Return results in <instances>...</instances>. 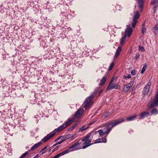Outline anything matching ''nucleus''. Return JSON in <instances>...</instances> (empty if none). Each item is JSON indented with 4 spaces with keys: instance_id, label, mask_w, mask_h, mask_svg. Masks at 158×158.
Segmentation results:
<instances>
[{
    "instance_id": "nucleus-1",
    "label": "nucleus",
    "mask_w": 158,
    "mask_h": 158,
    "mask_svg": "<svg viewBox=\"0 0 158 158\" xmlns=\"http://www.w3.org/2000/svg\"><path fill=\"white\" fill-rule=\"evenodd\" d=\"M124 120L123 118H121L113 122L106 124L104 128H102L98 131V132L100 135L102 136L105 134L108 135L114 127L122 122Z\"/></svg>"
},
{
    "instance_id": "nucleus-2",
    "label": "nucleus",
    "mask_w": 158,
    "mask_h": 158,
    "mask_svg": "<svg viewBox=\"0 0 158 158\" xmlns=\"http://www.w3.org/2000/svg\"><path fill=\"white\" fill-rule=\"evenodd\" d=\"M66 128V126L64 123H63L57 128L54 129L53 131L50 133L46 136H45L41 140V142H46L54 136L56 133L62 131Z\"/></svg>"
},
{
    "instance_id": "nucleus-3",
    "label": "nucleus",
    "mask_w": 158,
    "mask_h": 158,
    "mask_svg": "<svg viewBox=\"0 0 158 158\" xmlns=\"http://www.w3.org/2000/svg\"><path fill=\"white\" fill-rule=\"evenodd\" d=\"M91 135V134L89 133L86 136L82 139L81 142H84L82 144L83 145V146L82 148V149H85L93 144L92 143H90L92 140L89 138Z\"/></svg>"
},
{
    "instance_id": "nucleus-4",
    "label": "nucleus",
    "mask_w": 158,
    "mask_h": 158,
    "mask_svg": "<svg viewBox=\"0 0 158 158\" xmlns=\"http://www.w3.org/2000/svg\"><path fill=\"white\" fill-rule=\"evenodd\" d=\"M94 98V95L92 94L85 99L84 103V107L85 110L89 109L90 108L94 102L92 101Z\"/></svg>"
},
{
    "instance_id": "nucleus-5",
    "label": "nucleus",
    "mask_w": 158,
    "mask_h": 158,
    "mask_svg": "<svg viewBox=\"0 0 158 158\" xmlns=\"http://www.w3.org/2000/svg\"><path fill=\"white\" fill-rule=\"evenodd\" d=\"M81 143V142H79V141H78L74 143L71 146L69 147L67 149V151H68V153L82 148L80 146V144Z\"/></svg>"
},
{
    "instance_id": "nucleus-6",
    "label": "nucleus",
    "mask_w": 158,
    "mask_h": 158,
    "mask_svg": "<svg viewBox=\"0 0 158 158\" xmlns=\"http://www.w3.org/2000/svg\"><path fill=\"white\" fill-rule=\"evenodd\" d=\"M121 87L120 85L117 83H113L111 85H108L106 89V91H108L112 89H120Z\"/></svg>"
},
{
    "instance_id": "nucleus-7",
    "label": "nucleus",
    "mask_w": 158,
    "mask_h": 158,
    "mask_svg": "<svg viewBox=\"0 0 158 158\" xmlns=\"http://www.w3.org/2000/svg\"><path fill=\"white\" fill-rule=\"evenodd\" d=\"M132 29L130 25H127V28L125 30V33L124 35L128 37H130L132 34Z\"/></svg>"
},
{
    "instance_id": "nucleus-8",
    "label": "nucleus",
    "mask_w": 158,
    "mask_h": 158,
    "mask_svg": "<svg viewBox=\"0 0 158 158\" xmlns=\"http://www.w3.org/2000/svg\"><path fill=\"white\" fill-rule=\"evenodd\" d=\"M151 84V83L149 81L144 88L143 91V94L144 95H147L148 94Z\"/></svg>"
},
{
    "instance_id": "nucleus-9",
    "label": "nucleus",
    "mask_w": 158,
    "mask_h": 158,
    "mask_svg": "<svg viewBox=\"0 0 158 158\" xmlns=\"http://www.w3.org/2000/svg\"><path fill=\"white\" fill-rule=\"evenodd\" d=\"M150 5L154 6L153 10L155 13L156 10L157 8L158 7V0H151Z\"/></svg>"
},
{
    "instance_id": "nucleus-10",
    "label": "nucleus",
    "mask_w": 158,
    "mask_h": 158,
    "mask_svg": "<svg viewBox=\"0 0 158 158\" xmlns=\"http://www.w3.org/2000/svg\"><path fill=\"white\" fill-rule=\"evenodd\" d=\"M75 119L73 118H69L64 123L66 127L70 126L71 124L73 123L75 121Z\"/></svg>"
},
{
    "instance_id": "nucleus-11",
    "label": "nucleus",
    "mask_w": 158,
    "mask_h": 158,
    "mask_svg": "<svg viewBox=\"0 0 158 158\" xmlns=\"http://www.w3.org/2000/svg\"><path fill=\"white\" fill-rule=\"evenodd\" d=\"M84 110L83 109L80 108L76 112L75 116L76 118L80 117L83 113Z\"/></svg>"
},
{
    "instance_id": "nucleus-12",
    "label": "nucleus",
    "mask_w": 158,
    "mask_h": 158,
    "mask_svg": "<svg viewBox=\"0 0 158 158\" xmlns=\"http://www.w3.org/2000/svg\"><path fill=\"white\" fill-rule=\"evenodd\" d=\"M150 113L149 112L146 111H143L139 114V116L141 119L144 118L146 117H148Z\"/></svg>"
},
{
    "instance_id": "nucleus-13",
    "label": "nucleus",
    "mask_w": 158,
    "mask_h": 158,
    "mask_svg": "<svg viewBox=\"0 0 158 158\" xmlns=\"http://www.w3.org/2000/svg\"><path fill=\"white\" fill-rule=\"evenodd\" d=\"M106 137L102 138H99L97 139L94 143H106Z\"/></svg>"
},
{
    "instance_id": "nucleus-14",
    "label": "nucleus",
    "mask_w": 158,
    "mask_h": 158,
    "mask_svg": "<svg viewBox=\"0 0 158 158\" xmlns=\"http://www.w3.org/2000/svg\"><path fill=\"white\" fill-rule=\"evenodd\" d=\"M68 151H67V150H66L64 151L63 152L59 153V154H58L57 155H56L52 157V158H59L60 156H63L65 154L68 153Z\"/></svg>"
},
{
    "instance_id": "nucleus-15",
    "label": "nucleus",
    "mask_w": 158,
    "mask_h": 158,
    "mask_svg": "<svg viewBox=\"0 0 158 158\" xmlns=\"http://www.w3.org/2000/svg\"><path fill=\"white\" fill-rule=\"evenodd\" d=\"M107 79V76H105L101 79L100 82L99 83V86H102L103 85L106 83Z\"/></svg>"
},
{
    "instance_id": "nucleus-16",
    "label": "nucleus",
    "mask_w": 158,
    "mask_h": 158,
    "mask_svg": "<svg viewBox=\"0 0 158 158\" xmlns=\"http://www.w3.org/2000/svg\"><path fill=\"white\" fill-rule=\"evenodd\" d=\"M137 116V115L136 114H134L133 115H131L129 117H128L127 118L126 120L127 121H133L135 119Z\"/></svg>"
},
{
    "instance_id": "nucleus-17",
    "label": "nucleus",
    "mask_w": 158,
    "mask_h": 158,
    "mask_svg": "<svg viewBox=\"0 0 158 158\" xmlns=\"http://www.w3.org/2000/svg\"><path fill=\"white\" fill-rule=\"evenodd\" d=\"M122 49L121 46H120L117 49L116 51L115 55L114 56V58H116L118 57L119 55L122 50Z\"/></svg>"
},
{
    "instance_id": "nucleus-18",
    "label": "nucleus",
    "mask_w": 158,
    "mask_h": 158,
    "mask_svg": "<svg viewBox=\"0 0 158 158\" xmlns=\"http://www.w3.org/2000/svg\"><path fill=\"white\" fill-rule=\"evenodd\" d=\"M139 11H137L136 12H134L133 19L136 20H138L139 17Z\"/></svg>"
},
{
    "instance_id": "nucleus-19",
    "label": "nucleus",
    "mask_w": 158,
    "mask_h": 158,
    "mask_svg": "<svg viewBox=\"0 0 158 158\" xmlns=\"http://www.w3.org/2000/svg\"><path fill=\"white\" fill-rule=\"evenodd\" d=\"M138 4L139 7L142 10L143 8V1L142 0H138Z\"/></svg>"
},
{
    "instance_id": "nucleus-20",
    "label": "nucleus",
    "mask_w": 158,
    "mask_h": 158,
    "mask_svg": "<svg viewBox=\"0 0 158 158\" xmlns=\"http://www.w3.org/2000/svg\"><path fill=\"white\" fill-rule=\"evenodd\" d=\"M78 125V123H75L71 127L68 129V131H70L74 129Z\"/></svg>"
},
{
    "instance_id": "nucleus-21",
    "label": "nucleus",
    "mask_w": 158,
    "mask_h": 158,
    "mask_svg": "<svg viewBox=\"0 0 158 158\" xmlns=\"http://www.w3.org/2000/svg\"><path fill=\"white\" fill-rule=\"evenodd\" d=\"M153 33L156 35H158V27H157V24H156L153 29Z\"/></svg>"
},
{
    "instance_id": "nucleus-22",
    "label": "nucleus",
    "mask_w": 158,
    "mask_h": 158,
    "mask_svg": "<svg viewBox=\"0 0 158 158\" xmlns=\"http://www.w3.org/2000/svg\"><path fill=\"white\" fill-rule=\"evenodd\" d=\"M151 115H156L158 114V110L156 108H153L151 111Z\"/></svg>"
},
{
    "instance_id": "nucleus-23",
    "label": "nucleus",
    "mask_w": 158,
    "mask_h": 158,
    "mask_svg": "<svg viewBox=\"0 0 158 158\" xmlns=\"http://www.w3.org/2000/svg\"><path fill=\"white\" fill-rule=\"evenodd\" d=\"M130 88V86L128 85H125L123 86V91L127 92L129 90Z\"/></svg>"
},
{
    "instance_id": "nucleus-24",
    "label": "nucleus",
    "mask_w": 158,
    "mask_h": 158,
    "mask_svg": "<svg viewBox=\"0 0 158 158\" xmlns=\"http://www.w3.org/2000/svg\"><path fill=\"white\" fill-rule=\"evenodd\" d=\"M127 37V36H125V35H124L123 37V38H122L121 39L120 42V44L122 45H123L124 44V42L126 40V38Z\"/></svg>"
},
{
    "instance_id": "nucleus-25",
    "label": "nucleus",
    "mask_w": 158,
    "mask_h": 158,
    "mask_svg": "<svg viewBox=\"0 0 158 158\" xmlns=\"http://www.w3.org/2000/svg\"><path fill=\"white\" fill-rule=\"evenodd\" d=\"M88 127H89L88 126L85 127V126H83L80 129H79V131L80 132L84 131L85 130L87 129Z\"/></svg>"
},
{
    "instance_id": "nucleus-26",
    "label": "nucleus",
    "mask_w": 158,
    "mask_h": 158,
    "mask_svg": "<svg viewBox=\"0 0 158 158\" xmlns=\"http://www.w3.org/2000/svg\"><path fill=\"white\" fill-rule=\"evenodd\" d=\"M141 32L143 34H144L146 32V29L144 27V24H143L141 28Z\"/></svg>"
},
{
    "instance_id": "nucleus-27",
    "label": "nucleus",
    "mask_w": 158,
    "mask_h": 158,
    "mask_svg": "<svg viewBox=\"0 0 158 158\" xmlns=\"http://www.w3.org/2000/svg\"><path fill=\"white\" fill-rule=\"evenodd\" d=\"M48 147V145L44 147V148L42 149L41 151H40V152H41V154H44L47 152V149Z\"/></svg>"
},
{
    "instance_id": "nucleus-28",
    "label": "nucleus",
    "mask_w": 158,
    "mask_h": 158,
    "mask_svg": "<svg viewBox=\"0 0 158 158\" xmlns=\"http://www.w3.org/2000/svg\"><path fill=\"white\" fill-rule=\"evenodd\" d=\"M137 22L138 21L137 20L133 19L131 23L132 27L134 28L135 27L136 25Z\"/></svg>"
},
{
    "instance_id": "nucleus-29",
    "label": "nucleus",
    "mask_w": 158,
    "mask_h": 158,
    "mask_svg": "<svg viewBox=\"0 0 158 158\" xmlns=\"http://www.w3.org/2000/svg\"><path fill=\"white\" fill-rule=\"evenodd\" d=\"M40 146V142H38L36 144L34 145L31 148V150H32Z\"/></svg>"
},
{
    "instance_id": "nucleus-30",
    "label": "nucleus",
    "mask_w": 158,
    "mask_h": 158,
    "mask_svg": "<svg viewBox=\"0 0 158 158\" xmlns=\"http://www.w3.org/2000/svg\"><path fill=\"white\" fill-rule=\"evenodd\" d=\"M114 63L113 62H112L110 64V66L108 68V69L109 71L111 70L112 68L114 67Z\"/></svg>"
},
{
    "instance_id": "nucleus-31",
    "label": "nucleus",
    "mask_w": 158,
    "mask_h": 158,
    "mask_svg": "<svg viewBox=\"0 0 158 158\" xmlns=\"http://www.w3.org/2000/svg\"><path fill=\"white\" fill-rule=\"evenodd\" d=\"M134 84V81L133 80H132L130 82L128 83V85L130 86L131 87Z\"/></svg>"
},
{
    "instance_id": "nucleus-32",
    "label": "nucleus",
    "mask_w": 158,
    "mask_h": 158,
    "mask_svg": "<svg viewBox=\"0 0 158 158\" xmlns=\"http://www.w3.org/2000/svg\"><path fill=\"white\" fill-rule=\"evenodd\" d=\"M139 50L140 51H141L142 52H143L145 51L144 48L143 47L139 46Z\"/></svg>"
},
{
    "instance_id": "nucleus-33",
    "label": "nucleus",
    "mask_w": 158,
    "mask_h": 158,
    "mask_svg": "<svg viewBox=\"0 0 158 158\" xmlns=\"http://www.w3.org/2000/svg\"><path fill=\"white\" fill-rule=\"evenodd\" d=\"M28 154V152H26L25 153H23L20 156V158H23L25 157Z\"/></svg>"
},
{
    "instance_id": "nucleus-34",
    "label": "nucleus",
    "mask_w": 158,
    "mask_h": 158,
    "mask_svg": "<svg viewBox=\"0 0 158 158\" xmlns=\"http://www.w3.org/2000/svg\"><path fill=\"white\" fill-rule=\"evenodd\" d=\"M99 89V88H97L96 89H95V90L93 94H93L94 96L97 93Z\"/></svg>"
},
{
    "instance_id": "nucleus-35",
    "label": "nucleus",
    "mask_w": 158,
    "mask_h": 158,
    "mask_svg": "<svg viewBox=\"0 0 158 158\" xmlns=\"http://www.w3.org/2000/svg\"><path fill=\"white\" fill-rule=\"evenodd\" d=\"M146 66H144L143 67V69L141 72V73H143L144 72V71L146 70Z\"/></svg>"
},
{
    "instance_id": "nucleus-36",
    "label": "nucleus",
    "mask_w": 158,
    "mask_h": 158,
    "mask_svg": "<svg viewBox=\"0 0 158 158\" xmlns=\"http://www.w3.org/2000/svg\"><path fill=\"white\" fill-rule=\"evenodd\" d=\"M60 147V146L59 145H58L57 146L56 148H55L54 149L52 150V153H53L56 151V150H57Z\"/></svg>"
},
{
    "instance_id": "nucleus-37",
    "label": "nucleus",
    "mask_w": 158,
    "mask_h": 158,
    "mask_svg": "<svg viewBox=\"0 0 158 158\" xmlns=\"http://www.w3.org/2000/svg\"><path fill=\"white\" fill-rule=\"evenodd\" d=\"M110 112H107L104 114V116L106 117H108L110 115Z\"/></svg>"
},
{
    "instance_id": "nucleus-38",
    "label": "nucleus",
    "mask_w": 158,
    "mask_h": 158,
    "mask_svg": "<svg viewBox=\"0 0 158 158\" xmlns=\"http://www.w3.org/2000/svg\"><path fill=\"white\" fill-rule=\"evenodd\" d=\"M140 55L138 53H136L135 54V60H137L139 57Z\"/></svg>"
},
{
    "instance_id": "nucleus-39",
    "label": "nucleus",
    "mask_w": 158,
    "mask_h": 158,
    "mask_svg": "<svg viewBox=\"0 0 158 158\" xmlns=\"http://www.w3.org/2000/svg\"><path fill=\"white\" fill-rule=\"evenodd\" d=\"M65 137L64 139H63V138L62 139H61L62 140V141H61L58 142L57 143V144H60L63 141H64L65 140Z\"/></svg>"
},
{
    "instance_id": "nucleus-40",
    "label": "nucleus",
    "mask_w": 158,
    "mask_h": 158,
    "mask_svg": "<svg viewBox=\"0 0 158 158\" xmlns=\"http://www.w3.org/2000/svg\"><path fill=\"white\" fill-rule=\"evenodd\" d=\"M124 78L125 79H127V78L130 79L131 77V76L130 75L128 74L127 75V76H124Z\"/></svg>"
},
{
    "instance_id": "nucleus-41",
    "label": "nucleus",
    "mask_w": 158,
    "mask_h": 158,
    "mask_svg": "<svg viewBox=\"0 0 158 158\" xmlns=\"http://www.w3.org/2000/svg\"><path fill=\"white\" fill-rule=\"evenodd\" d=\"M114 78H112L110 81L108 85H111V84H113V82L114 81Z\"/></svg>"
},
{
    "instance_id": "nucleus-42",
    "label": "nucleus",
    "mask_w": 158,
    "mask_h": 158,
    "mask_svg": "<svg viewBox=\"0 0 158 158\" xmlns=\"http://www.w3.org/2000/svg\"><path fill=\"white\" fill-rule=\"evenodd\" d=\"M131 74L133 75H135V70H133L131 72Z\"/></svg>"
},
{
    "instance_id": "nucleus-43",
    "label": "nucleus",
    "mask_w": 158,
    "mask_h": 158,
    "mask_svg": "<svg viewBox=\"0 0 158 158\" xmlns=\"http://www.w3.org/2000/svg\"><path fill=\"white\" fill-rule=\"evenodd\" d=\"M51 147H49L48 146V147L47 148V151H48V153H49L51 150Z\"/></svg>"
},
{
    "instance_id": "nucleus-44",
    "label": "nucleus",
    "mask_w": 158,
    "mask_h": 158,
    "mask_svg": "<svg viewBox=\"0 0 158 158\" xmlns=\"http://www.w3.org/2000/svg\"><path fill=\"white\" fill-rule=\"evenodd\" d=\"M61 138H62V139H63V137H59L58 138H57L56 139L55 141V142H56V141H57L59 140Z\"/></svg>"
},
{
    "instance_id": "nucleus-45",
    "label": "nucleus",
    "mask_w": 158,
    "mask_h": 158,
    "mask_svg": "<svg viewBox=\"0 0 158 158\" xmlns=\"http://www.w3.org/2000/svg\"><path fill=\"white\" fill-rule=\"evenodd\" d=\"M39 156V154H37L34 157V158H38Z\"/></svg>"
},
{
    "instance_id": "nucleus-46",
    "label": "nucleus",
    "mask_w": 158,
    "mask_h": 158,
    "mask_svg": "<svg viewBox=\"0 0 158 158\" xmlns=\"http://www.w3.org/2000/svg\"><path fill=\"white\" fill-rule=\"evenodd\" d=\"M94 122V121H93V122H92L89 123H88V125H91Z\"/></svg>"
},
{
    "instance_id": "nucleus-47",
    "label": "nucleus",
    "mask_w": 158,
    "mask_h": 158,
    "mask_svg": "<svg viewBox=\"0 0 158 158\" xmlns=\"http://www.w3.org/2000/svg\"><path fill=\"white\" fill-rule=\"evenodd\" d=\"M103 91V90H101L99 92V95L101 94V93L102 92V91Z\"/></svg>"
},
{
    "instance_id": "nucleus-48",
    "label": "nucleus",
    "mask_w": 158,
    "mask_h": 158,
    "mask_svg": "<svg viewBox=\"0 0 158 158\" xmlns=\"http://www.w3.org/2000/svg\"><path fill=\"white\" fill-rule=\"evenodd\" d=\"M57 145V143H56L55 144H54L51 147H54V146H55L56 145Z\"/></svg>"
},
{
    "instance_id": "nucleus-49",
    "label": "nucleus",
    "mask_w": 158,
    "mask_h": 158,
    "mask_svg": "<svg viewBox=\"0 0 158 158\" xmlns=\"http://www.w3.org/2000/svg\"><path fill=\"white\" fill-rule=\"evenodd\" d=\"M70 136V135H66V138H67H67H69V136Z\"/></svg>"
},
{
    "instance_id": "nucleus-50",
    "label": "nucleus",
    "mask_w": 158,
    "mask_h": 158,
    "mask_svg": "<svg viewBox=\"0 0 158 158\" xmlns=\"http://www.w3.org/2000/svg\"><path fill=\"white\" fill-rule=\"evenodd\" d=\"M38 117H39V115H35V118H37Z\"/></svg>"
},
{
    "instance_id": "nucleus-51",
    "label": "nucleus",
    "mask_w": 158,
    "mask_h": 158,
    "mask_svg": "<svg viewBox=\"0 0 158 158\" xmlns=\"http://www.w3.org/2000/svg\"><path fill=\"white\" fill-rule=\"evenodd\" d=\"M9 155H12V152H10L8 154Z\"/></svg>"
},
{
    "instance_id": "nucleus-52",
    "label": "nucleus",
    "mask_w": 158,
    "mask_h": 158,
    "mask_svg": "<svg viewBox=\"0 0 158 158\" xmlns=\"http://www.w3.org/2000/svg\"><path fill=\"white\" fill-rule=\"evenodd\" d=\"M134 93H135V92L133 91L131 92L132 94H134Z\"/></svg>"
},
{
    "instance_id": "nucleus-53",
    "label": "nucleus",
    "mask_w": 158,
    "mask_h": 158,
    "mask_svg": "<svg viewBox=\"0 0 158 158\" xmlns=\"http://www.w3.org/2000/svg\"><path fill=\"white\" fill-rule=\"evenodd\" d=\"M38 121H39V119H37V123L38 122Z\"/></svg>"
},
{
    "instance_id": "nucleus-54",
    "label": "nucleus",
    "mask_w": 158,
    "mask_h": 158,
    "mask_svg": "<svg viewBox=\"0 0 158 158\" xmlns=\"http://www.w3.org/2000/svg\"><path fill=\"white\" fill-rule=\"evenodd\" d=\"M33 158H34V157H33Z\"/></svg>"
}]
</instances>
